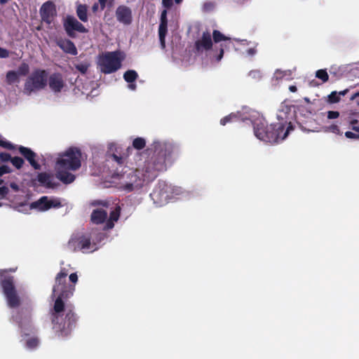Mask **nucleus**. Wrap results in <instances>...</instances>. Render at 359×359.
I'll list each match as a JSON object with an SVG mask.
<instances>
[{
	"mask_svg": "<svg viewBox=\"0 0 359 359\" xmlns=\"http://www.w3.org/2000/svg\"><path fill=\"white\" fill-rule=\"evenodd\" d=\"M9 55V52L8 50L0 47V58H6Z\"/></svg>",
	"mask_w": 359,
	"mask_h": 359,
	"instance_id": "44",
	"label": "nucleus"
},
{
	"mask_svg": "<svg viewBox=\"0 0 359 359\" xmlns=\"http://www.w3.org/2000/svg\"><path fill=\"white\" fill-rule=\"evenodd\" d=\"M345 137L348 139H352V140H358L359 139V135L356 133H354L351 131H346L345 133Z\"/></svg>",
	"mask_w": 359,
	"mask_h": 359,
	"instance_id": "42",
	"label": "nucleus"
},
{
	"mask_svg": "<svg viewBox=\"0 0 359 359\" xmlns=\"http://www.w3.org/2000/svg\"><path fill=\"white\" fill-rule=\"evenodd\" d=\"M12 172V169L6 165H0V177L5 174Z\"/></svg>",
	"mask_w": 359,
	"mask_h": 359,
	"instance_id": "39",
	"label": "nucleus"
},
{
	"mask_svg": "<svg viewBox=\"0 0 359 359\" xmlns=\"http://www.w3.org/2000/svg\"><path fill=\"white\" fill-rule=\"evenodd\" d=\"M174 149L171 143L156 142L154 144V152L146 160L142 168L129 169L117 175L119 176V189L127 193L140 190L145 182H153L160 172L166 170V161Z\"/></svg>",
	"mask_w": 359,
	"mask_h": 359,
	"instance_id": "2",
	"label": "nucleus"
},
{
	"mask_svg": "<svg viewBox=\"0 0 359 359\" xmlns=\"http://www.w3.org/2000/svg\"><path fill=\"white\" fill-rule=\"evenodd\" d=\"M49 204L48 197L46 196H41L37 201L32 202L30 208L32 209H38L41 211H46L49 209H45V207Z\"/></svg>",
	"mask_w": 359,
	"mask_h": 359,
	"instance_id": "23",
	"label": "nucleus"
},
{
	"mask_svg": "<svg viewBox=\"0 0 359 359\" xmlns=\"http://www.w3.org/2000/svg\"><path fill=\"white\" fill-rule=\"evenodd\" d=\"M88 6L86 4H79L76 7V13L79 20L83 22L88 21Z\"/></svg>",
	"mask_w": 359,
	"mask_h": 359,
	"instance_id": "24",
	"label": "nucleus"
},
{
	"mask_svg": "<svg viewBox=\"0 0 359 359\" xmlns=\"http://www.w3.org/2000/svg\"><path fill=\"white\" fill-rule=\"evenodd\" d=\"M247 53L250 55H253L256 53V50L254 48H250L247 50Z\"/></svg>",
	"mask_w": 359,
	"mask_h": 359,
	"instance_id": "49",
	"label": "nucleus"
},
{
	"mask_svg": "<svg viewBox=\"0 0 359 359\" xmlns=\"http://www.w3.org/2000/svg\"><path fill=\"white\" fill-rule=\"evenodd\" d=\"M212 36L213 41L215 42L216 43H218L222 41H227L229 39V38L225 36L218 30H213Z\"/></svg>",
	"mask_w": 359,
	"mask_h": 359,
	"instance_id": "27",
	"label": "nucleus"
},
{
	"mask_svg": "<svg viewBox=\"0 0 359 359\" xmlns=\"http://www.w3.org/2000/svg\"><path fill=\"white\" fill-rule=\"evenodd\" d=\"M28 318L30 319V313H29Z\"/></svg>",
	"mask_w": 359,
	"mask_h": 359,
	"instance_id": "64",
	"label": "nucleus"
},
{
	"mask_svg": "<svg viewBox=\"0 0 359 359\" xmlns=\"http://www.w3.org/2000/svg\"><path fill=\"white\" fill-rule=\"evenodd\" d=\"M128 155V153L121 154V149L116 144L111 143L106 154V161L115 168L116 173L118 175L119 169H121L120 172H122L127 168Z\"/></svg>",
	"mask_w": 359,
	"mask_h": 359,
	"instance_id": "8",
	"label": "nucleus"
},
{
	"mask_svg": "<svg viewBox=\"0 0 359 359\" xmlns=\"http://www.w3.org/2000/svg\"><path fill=\"white\" fill-rule=\"evenodd\" d=\"M358 95H359V93H355V94L352 97H351V98L354 99L356 96H358Z\"/></svg>",
	"mask_w": 359,
	"mask_h": 359,
	"instance_id": "59",
	"label": "nucleus"
},
{
	"mask_svg": "<svg viewBox=\"0 0 359 359\" xmlns=\"http://www.w3.org/2000/svg\"><path fill=\"white\" fill-rule=\"evenodd\" d=\"M340 114L337 111H329L327 112V118L330 119L337 118Z\"/></svg>",
	"mask_w": 359,
	"mask_h": 359,
	"instance_id": "40",
	"label": "nucleus"
},
{
	"mask_svg": "<svg viewBox=\"0 0 359 359\" xmlns=\"http://www.w3.org/2000/svg\"><path fill=\"white\" fill-rule=\"evenodd\" d=\"M55 44L66 54H71L73 55H76L77 54V49L75 44L69 39L62 38L58 39L55 41Z\"/></svg>",
	"mask_w": 359,
	"mask_h": 359,
	"instance_id": "18",
	"label": "nucleus"
},
{
	"mask_svg": "<svg viewBox=\"0 0 359 359\" xmlns=\"http://www.w3.org/2000/svg\"><path fill=\"white\" fill-rule=\"evenodd\" d=\"M328 129L330 132L334 134H340V128L337 125L332 124L328 128Z\"/></svg>",
	"mask_w": 359,
	"mask_h": 359,
	"instance_id": "43",
	"label": "nucleus"
},
{
	"mask_svg": "<svg viewBox=\"0 0 359 359\" xmlns=\"http://www.w3.org/2000/svg\"><path fill=\"white\" fill-rule=\"evenodd\" d=\"M6 81L8 85H13L19 81V74L13 70L7 72L6 74Z\"/></svg>",
	"mask_w": 359,
	"mask_h": 359,
	"instance_id": "25",
	"label": "nucleus"
},
{
	"mask_svg": "<svg viewBox=\"0 0 359 359\" xmlns=\"http://www.w3.org/2000/svg\"><path fill=\"white\" fill-rule=\"evenodd\" d=\"M162 3L165 8H170L172 6V0H162Z\"/></svg>",
	"mask_w": 359,
	"mask_h": 359,
	"instance_id": "46",
	"label": "nucleus"
},
{
	"mask_svg": "<svg viewBox=\"0 0 359 359\" xmlns=\"http://www.w3.org/2000/svg\"><path fill=\"white\" fill-rule=\"evenodd\" d=\"M89 65L86 63H82L75 65V68L77 71L81 72L82 74H85L87 72Z\"/></svg>",
	"mask_w": 359,
	"mask_h": 359,
	"instance_id": "36",
	"label": "nucleus"
},
{
	"mask_svg": "<svg viewBox=\"0 0 359 359\" xmlns=\"http://www.w3.org/2000/svg\"><path fill=\"white\" fill-rule=\"evenodd\" d=\"M253 128L255 135L258 140L269 143H276L279 140L285 139L290 130L292 129L291 123H289V126L285 129V125L283 122L268 125L264 119L256 120L253 123Z\"/></svg>",
	"mask_w": 359,
	"mask_h": 359,
	"instance_id": "3",
	"label": "nucleus"
},
{
	"mask_svg": "<svg viewBox=\"0 0 359 359\" xmlns=\"http://www.w3.org/2000/svg\"><path fill=\"white\" fill-rule=\"evenodd\" d=\"M4 181L0 177V185L3 184Z\"/></svg>",
	"mask_w": 359,
	"mask_h": 359,
	"instance_id": "60",
	"label": "nucleus"
},
{
	"mask_svg": "<svg viewBox=\"0 0 359 359\" xmlns=\"http://www.w3.org/2000/svg\"><path fill=\"white\" fill-rule=\"evenodd\" d=\"M150 196L154 202L156 203H166L169 198L168 185L164 182H158Z\"/></svg>",
	"mask_w": 359,
	"mask_h": 359,
	"instance_id": "10",
	"label": "nucleus"
},
{
	"mask_svg": "<svg viewBox=\"0 0 359 359\" xmlns=\"http://www.w3.org/2000/svg\"><path fill=\"white\" fill-rule=\"evenodd\" d=\"M340 100V97L337 91H333L328 95V102L331 104L337 103Z\"/></svg>",
	"mask_w": 359,
	"mask_h": 359,
	"instance_id": "33",
	"label": "nucleus"
},
{
	"mask_svg": "<svg viewBox=\"0 0 359 359\" xmlns=\"http://www.w3.org/2000/svg\"><path fill=\"white\" fill-rule=\"evenodd\" d=\"M167 25V11L166 10H163L161 15V22L158 29L159 40L162 50H165V36L168 32Z\"/></svg>",
	"mask_w": 359,
	"mask_h": 359,
	"instance_id": "17",
	"label": "nucleus"
},
{
	"mask_svg": "<svg viewBox=\"0 0 359 359\" xmlns=\"http://www.w3.org/2000/svg\"><path fill=\"white\" fill-rule=\"evenodd\" d=\"M67 269L62 268L55 277L52 295L56 297L53 311L51 322L53 330L60 333L62 337H66L76 327L78 317L75 313L74 306L67 305L65 308V302L72 297L75 290V284L78 280L76 273L69 276L71 283H67Z\"/></svg>",
	"mask_w": 359,
	"mask_h": 359,
	"instance_id": "1",
	"label": "nucleus"
},
{
	"mask_svg": "<svg viewBox=\"0 0 359 359\" xmlns=\"http://www.w3.org/2000/svg\"><path fill=\"white\" fill-rule=\"evenodd\" d=\"M81 151L76 147H71L60 154L55 164L58 170H77L81 167Z\"/></svg>",
	"mask_w": 359,
	"mask_h": 359,
	"instance_id": "5",
	"label": "nucleus"
},
{
	"mask_svg": "<svg viewBox=\"0 0 359 359\" xmlns=\"http://www.w3.org/2000/svg\"><path fill=\"white\" fill-rule=\"evenodd\" d=\"M116 20L123 25H130L133 22V12L126 5H119L115 11Z\"/></svg>",
	"mask_w": 359,
	"mask_h": 359,
	"instance_id": "12",
	"label": "nucleus"
},
{
	"mask_svg": "<svg viewBox=\"0 0 359 359\" xmlns=\"http://www.w3.org/2000/svg\"><path fill=\"white\" fill-rule=\"evenodd\" d=\"M48 84L51 91L58 94L65 86V81L62 74L56 72L48 76Z\"/></svg>",
	"mask_w": 359,
	"mask_h": 359,
	"instance_id": "13",
	"label": "nucleus"
},
{
	"mask_svg": "<svg viewBox=\"0 0 359 359\" xmlns=\"http://www.w3.org/2000/svg\"><path fill=\"white\" fill-rule=\"evenodd\" d=\"M123 77L127 83H132L138 78V74L136 71L130 69L123 74Z\"/></svg>",
	"mask_w": 359,
	"mask_h": 359,
	"instance_id": "26",
	"label": "nucleus"
},
{
	"mask_svg": "<svg viewBox=\"0 0 359 359\" xmlns=\"http://www.w3.org/2000/svg\"><path fill=\"white\" fill-rule=\"evenodd\" d=\"M223 54H224V50L222 48H220V50H219V53L217 56V60L219 61L222 57H223Z\"/></svg>",
	"mask_w": 359,
	"mask_h": 359,
	"instance_id": "50",
	"label": "nucleus"
},
{
	"mask_svg": "<svg viewBox=\"0 0 359 359\" xmlns=\"http://www.w3.org/2000/svg\"><path fill=\"white\" fill-rule=\"evenodd\" d=\"M124 55L119 50L107 52L99 57V65L101 72L109 74L116 72L121 66Z\"/></svg>",
	"mask_w": 359,
	"mask_h": 359,
	"instance_id": "7",
	"label": "nucleus"
},
{
	"mask_svg": "<svg viewBox=\"0 0 359 359\" xmlns=\"http://www.w3.org/2000/svg\"><path fill=\"white\" fill-rule=\"evenodd\" d=\"M107 217V211L101 209L94 210L91 214V221L93 224H103Z\"/></svg>",
	"mask_w": 359,
	"mask_h": 359,
	"instance_id": "20",
	"label": "nucleus"
},
{
	"mask_svg": "<svg viewBox=\"0 0 359 359\" xmlns=\"http://www.w3.org/2000/svg\"><path fill=\"white\" fill-rule=\"evenodd\" d=\"M108 0H98L101 10H104Z\"/></svg>",
	"mask_w": 359,
	"mask_h": 359,
	"instance_id": "48",
	"label": "nucleus"
},
{
	"mask_svg": "<svg viewBox=\"0 0 359 359\" xmlns=\"http://www.w3.org/2000/svg\"><path fill=\"white\" fill-rule=\"evenodd\" d=\"M121 214V207L116 205L115 209L111 210L109 213V218L107 222V229H111L114 226V222H117L119 219Z\"/></svg>",
	"mask_w": 359,
	"mask_h": 359,
	"instance_id": "22",
	"label": "nucleus"
},
{
	"mask_svg": "<svg viewBox=\"0 0 359 359\" xmlns=\"http://www.w3.org/2000/svg\"><path fill=\"white\" fill-rule=\"evenodd\" d=\"M0 146L6 149H15V146L8 141L0 140Z\"/></svg>",
	"mask_w": 359,
	"mask_h": 359,
	"instance_id": "37",
	"label": "nucleus"
},
{
	"mask_svg": "<svg viewBox=\"0 0 359 359\" xmlns=\"http://www.w3.org/2000/svg\"><path fill=\"white\" fill-rule=\"evenodd\" d=\"M234 118H237L236 116L233 114H231L229 116H226L225 117L222 118L220 120V124L222 126H225L228 123L231 122Z\"/></svg>",
	"mask_w": 359,
	"mask_h": 359,
	"instance_id": "34",
	"label": "nucleus"
},
{
	"mask_svg": "<svg viewBox=\"0 0 359 359\" xmlns=\"http://www.w3.org/2000/svg\"><path fill=\"white\" fill-rule=\"evenodd\" d=\"M39 345V339L37 338H31L26 342V346L29 349L36 348Z\"/></svg>",
	"mask_w": 359,
	"mask_h": 359,
	"instance_id": "32",
	"label": "nucleus"
},
{
	"mask_svg": "<svg viewBox=\"0 0 359 359\" xmlns=\"http://www.w3.org/2000/svg\"><path fill=\"white\" fill-rule=\"evenodd\" d=\"M352 129L355 131H356L357 133H358V135H359V127H357V126H353L352 127Z\"/></svg>",
	"mask_w": 359,
	"mask_h": 359,
	"instance_id": "58",
	"label": "nucleus"
},
{
	"mask_svg": "<svg viewBox=\"0 0 359 359\" xmlns=\"http://www.w3.org/2000/svg\"><path fill=\"white\" fill-rule=\"evenodd\" d=\"M358 123V120L357 119H353L351 121V126H355V125Z\"/></svg>",
	"mask_w": 359,
	"mask_h": 359,
	"instance_id": "56",
	"label": "nucleus"
},
{
	"mask_svg": "<svg viewBox=\"0 0 359 359\" xmlns=\"http://www.w3.org/2000/svg\"><path fill=\"white\" fill-rule=\"evenodd\" d=\"M9 187H10L11 189L14 190L15 192H18L19 191V186L15 182H13L11 183H10L9 184Z\"/></svg>",
	"mask_w": 359,
	"mask_h": 359,
	"instance_id": "47",
	"label": "nucleus"
},
{
	"mask_svg": "<svg viewBox=\"0 0 359 359\" xmlns=\"http://www.w3.org/2000/svg\"><path fill=\"white\" fill-rule=\"evenodd\" d=\"M61 206L62 203L60 200H49V204L48 206L45 207V209H50L51 208H60Z\"/></svg>",
	"mask_w": 359,
	"mask_h": 359,
	"instance_id": "35",
	"label": "nucleus"
},
{
	"mask_svg": "<svg viewBox=\"0 0 359 359\" xmlns=\"http://www.w3.org/2000/svg\"><path fill=\"white\" fill-rule=\"evenodd\" d=\"M137 86L134 84L133 83H129V88L132 90H135Z\"/></svg>",
	"mask_w": 359,
	"mask_h": 359,
	"instance_id": "55",
	"label": "nucleus"
},
{
	"mask_svg": "<svg viewBox=\"0 0 359 359\" xmlns=\"http://www.w3.org/2000/svg\"><path fill=\"white\" fill-rule=\"evenodd\" d=\"M67 170H58L55 173L56 178L65 184H70L74 182L75 180L74 175Z\"/></svg>",
	"mask_w": 359,
	"mask_h": 359,
	"instance_id": "21",
	"label": "nucleus"
},
{
	"mask_svg": "<svg viewBox=\"0 0 359 359\" xmlns=\"http://www.w3.org/2000/svg\"><path fill=\"white\" fill-rule=\"evenodd\" d=\"M48 86V72L46 70L36 69L29 75L24 86V93L30 95Z\"/></svg>",
	"mask_w": 359,
	"mask_h": 359,
	"instance_id": "6",
	"label": "nucleus"
},
{
	"mask_svg": "<svg viewBox=\"0 0 359 359\" xmlns=\"http://www.w3.org/2000/svg\"><path fill=\"white\" fill-rule=\"evenodd\" d=\"M316 76L320 79L323 83H325L329 81V74L327 73L325 69H319L316 72Z\"/></svg>",
	"mask_w": 359,
	"mask_h": 359,
	"instance_id": "30",
	"label": "nucleus"
},
{
	"mask_svg": "<svg viewBox=\"0 0 359 359\" xmlns=\"http://www.w3.org/2000/svg\"><path fill=\"white\" fill-rule=\"evenodd\" d=\"M8 188L6 186L0 187V198H5L8 194Z\"/></svg>",
	"mask_w": 359,
	"mask_h": 359,
	"instance_id": "41",
	"label": "nucleus"
},
{
	"mask_svg": "<svg viewBox=\"0 0 359 359\" xmlns=\"http://www.w3.org/2000/svg\"><path fill=\"white\" fill-rule=\"evenodd\" d=\"M289 90L292 93H296L297 91V88L296 86H289Z\"/></svg>",
	"mask_w": 359,
	"mask_h": 359,
	"instance_id": "52",
	"label": "nucleus"
},
{
	"mask_svg": "<svg viewBox=\"0 0 359 359\" xmlns=\"http://www.w3.org/2000/svg\"><path fill=\"white\" fill-rule=\"evenodd\" d=\"M255 73H256V72H250V75H252V74H255Z\"/></svg>",
	"mask_w": 359,
	"mask_h": 359,
	"instance_id": "62",
	"label": "nucleus"
},
{
	"mask_svg": "<svg viewBox=\"0 0 359 359\" xmlns=\"http://www.w3.org/2000/svg\"><path fill=\"white\" fill-rule=\"evenodd\" d=\"M64 29L68 36L75 38V32L88 33V30L73 15H67L63 22Z\"/></svg>",
	"mask_w": 359,
	"mask_h": 359,
	"instance_id": "9",
	"label": "nucleus"
},
{
	"mask_svg": "<svg viewBox=\"0 0 359 359\" xmlns=\"http://www.w3.org/2000/svg\"><path fill=\"white\" fill-rule=\"evenodd\" d=\"M11 0H0V4L4 5L6 3L9 2Z\"/></svg>",
	"mask_w": 359,
	"mask_h": 359,
	"instance_id": "57",
	"label": "nucleus"
},
{
	"mask_svg": "<svg viewBox=\"0 0 359 359\" xmlns=\"http://www.w3.org/2000/svg\"><path fill=\"white\" fill-rule=\"evenodd\" d=\"M12 160V157L7 152H0V161L2 162H8Z\"/></svg>",
	"mask_w": 359,
	"mask_h": 359,
	"instance_id": "38",
	"label": "nucleus"
},
{
	"mask_svg": "<svg viewBox=\"0 0 359 359\" xmlns=\"http://www.w3.org/2000/svg\"><path fill=\"white\" fill-rule=\"evenodd\" d=\"M16 320L18 323L19 327H22V326L23 325V321L20 318H17Z\"/></svg>",
	"mask_w": 359,
	"mask_h": 359,
	"instance_id": "54",
	"label": "nucleus"
},
{
	"mask_svg": "<svg viewBox=\"0 0 359 359\" xmlns=\"http://www.w3.org/2000/svg\"><path fill=\"white\" fill-rule=\"evenodd\" d=\"M15 271L14 269H0V285L10 309H16L20 305V297L15 285L14 276L8 275V272Z\"/></svg>",
	"mask_w": 359,
	"mask_h": 359,
	"instance_id": "4",
	"label": "nucleus"
},
{
	"mask_svg": "<svg viewBox=\"0 0 359 359\" xmlns=\"http://www.w3.org/2000/svg\"><path fill=\"white\" fill-rule=\"evenodd\" d=\"M212 47V41L210 32L202 33L201 37L196 41L194 43L195 51L197 53H202L203 51H208Z\"/></svg>",
	"mask_w": 359,
	"mask_h": 359,
	"instance_id": "15",
	"label": "nucleus"
},
{
	"mask_svg": "<svg viewBox=\"0 0 359 359\" xmlns=\"http://www.w3.org/2000/svg\"><path fill=\"white\" fill-rule=\"evenodd\" d=\"M18 151L20 154L22 156H23L26 160L29 161V164L32 168H34L36 170L41 169L40 164L38 163L37 161H36L37 155L35 152H34L30 149L23 146H20L18 147Z\"/></svg>",
	"mask_w": 359,
	"mask_h": 359,
	"instance_id": "16",
	"label": "nucleus"
},
{
	"mask_svg": "<svg viewBox=\"0 0 359 359\" xmlns=\"http://www.w3.org/2000/svg\"><path fill=\"white\" fill-rule=\"evenodd\" d=\"M145 140L142 137H137L133 140V147L135 149H143L145 147Z\"/></svg>",
	"mask_w": 359,
	"mask_h": 359,
	"instance_id": "29",
	"label": "nucleus"
},
{
	"mask_svg": "<svg viewBox=\"0 0 359 359\" xmlns=\"http://www.w3.org/2000/svg\"><path fill=\"white\" fill-rule=\"evenodd\" d=\"M39 12L42 21L50 24L56 15L55 4L53 1H45L41 5Z\"/></svg>",
	"mask_w": 359,
	"mask_h": 359,
	"instance_id": "14",
	"label": "nucleus"
},
{
	"mask_svg": "<svg viewBox=\"0 0 359 359\" xmlns=\"http://www.w3.org/2000/svg\"><path fill=\"white\" fill-rule=\"evenodd\" d=\"M37 180L42 186L49 189H54L59 185L58 182H53V176L48 172L39 173Z\"/></svg>",
	"mask_w": 359,
	"mask_h": 359,
	"instance_id": "19",
	"label": "nucleus"
},
{
	"mask_svg": "<svg viewBox=\"0 0 359 359\" xmlns=\"http://www.w3.org/2000/svg\"><path fill=\"white\" fill-rule=\"evenodd\" d=\"M16 72L18 74L19 76L20 75L21 76H26V75H28L29 72V65L25 62L21 63L20 65H19Z\"/></svg>",
	"mask_w": 359,
	"mask_h": 359,
	"instance_id": "28",
	"label": "nucleus"
},
{
	"mask_svg": "<svg viewBox=\"0 0 359 359\" xmlns=\"http://www.w3.org/2000/svg\"><path fill=\"white\" fill-rule=\"evenodd\" d=\"M130 147H128V148L127 149L128 152L130 151Z\"/></svg>",
	"mask_w": 359,
	"mask_h": 359,
	"instance_id": "63",
	"label": "nucleus"
},
{
	"mask_svg": "<svg viewBox=\"0 0 359 359\" xmlns=\"http://www.w3.org/2000/svg\"><path fill=\"white\" fill-rule=\"evenodd\" d=\"M97 8H98V4L95 3L92 7L93 11H94V12L97 11Z\"/></svg>",
	"mask_w": 359,
	"mask_h": 359,
	"instance_id": "53",
	"label": "nucleus"
},
{
	"mask_svg": "<svg viewBox=\"0 0 359 359\" xmlns=\"http://www.w3.org/2000/svg\"><path fill=\"white\" fill-rule=\"evenodd\" d=\"M348 89H345L344 90H341V91H339V92H337V94L339 95V97L340 96H344L346 95V93H348Z\"/></svg>",
	"mask_w": 359,
	"mask_h": 359,
	"instance_id": "51",
	"label": "nucleus"
},
{
	"mask_svg": "<svg viewBox=\"0 0 359 359\" xmlns=\"http://www.w3.org/2000/svg\"><path fill=\"white\" fill-rule=\"evenodd\" d=\"M92 205L93 206H96V205H102L104 207H108L109 205V202H107V201H95L93 202H92Z\"/></svg>",
	"mask_w": 359,
	"mask_h": 359,
	"instance_id": "45",
	"label": "nucleus"
},
{
	"mask_svg": "<svg viewBox=\"0 0 359 359\" xmlns=\"http://www.w3.org/2000/svg\"><path fill=\"white\" fill-rule=\"evenodd\" d=\"M11 164L19 170L23 167L25 160L18 156L13 157V158H11Z\"/></svg>",
	"mask_w": 359,
	"mask_h": 359,
	"instance_id": "31",
	"label": "nucleus"
},
{
	"mask_svg": "<svg viewBox=\"0 0 359 359\" xmlns=\"http://www.w3.org/2000/svg\"><path fill=\"white\" fill-rule=\"evenodd\" d=\"M90 238L89 236L81 234L72 237L69 242V248L74 251L87 250L90 249Z\"/></svg>",
	"mask_w": 359,
	"mask_h": 359,
	"instance_id": "11",
	"label": "nucleus"
},
{
	"mask_svg": "<svg viewBox=\"0 0 359 359\" xmlns=\"http://www.w3.org/2000/svg\"><path fill=\"white\" fill-rule=\"evenodd\" d=\"M182 0H175V1L176 2V4H180L182 2Z\"/></svg>",
	"mask_w": 359,
	"mask_h": 359,
	"instance_id": "61",
	"label": "nucleus"
}]
</instances>
